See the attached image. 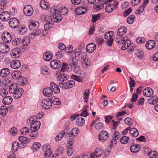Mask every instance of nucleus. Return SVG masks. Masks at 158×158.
<instances>
[{
  "mask_svg": "<svg viewBox=\"0 0 158 158\" xmlns=\"http://www.w3.org/2000/svg\"><path fill=\"white\" fill-rule=\"evenodd\" d=\"M86 12V9L85 8L81 6L77 7L75 11V14L78 15L85 14Z\"/></svg>",
  "mask_w": 158,
  "mask_h": 158,
  "instance_id": "21",
  "label": "nucleus"
},
{
  "mask_svg": "<svg viewBox=\"0 0 158 158\" xmlns=\"http://www.w3.org/2000/svg\"><path fill=\"white\" fill-rule=\"evenodd\" d=\"M51 67L53 69H58L60 67L61 63L59 60H54L50 62Z\"/></svg>",
  "mask_w": 158,
  "mask_h": 158,
  "instance_id": "14",
  "label": "nucleus"
},
{
  "mask_svg": "<svg viewBox=\"0 0 158 158\" xmlns=\"http://www.w3.org/2000/svg\"><path fill=\"white\" fill-rule=\"evenodd\" d=\"M130 134L133 136L136 137L138 136L139 133L136 128H132L130 130Z\"/></svg>",
  "mask_w": 158,
  "mask_h": 158,
  "instance_id": "46",
  "label": "nucleus"
},
{
  "mask_svg": "<svg viewBox=\"0 0 158 158\" xmlns=\"http://www.w3.org/2000/svg\"><path fill=\"white\" fill-rule=\"evenodd\" d=\"M19 140L20 143L21 147L22 148L26 147L27 144L31 142L30 139L24 136H20L19 138Z\"/></svg>",
  "mask_w": 158,
  "mask_h": 158,
  "instance_id": "10",
  "label": "nucleus"
},
{
  "mask_svg": "<svg viewBox=\"0 0 158 158\" xmlns=\"http://www.w3.org/2000/svg\"><path fill=\"white\" fill-rule=\"evenodd\" d=\"M140 148V145L138 144H135L130 147V150L132 152L135 153L139 151Z\"/></svg>",
  "mask_w": 158,
  "mask_h": 158,
  "instance_id": "30",
  "label": "nucleus"
},
{
  "mask_svg": "<svg viewBox=\"0 0 158 158\" xmlns=\"http://www.w3.org/2000/svg\"><path fill=\"white\" fill-rule=\"evenodd\" d=\"M51 101L47 100H44L42 101L41 106L43 108L48 110L50 108L51 106Z\"/></svg>",
  "mask_w": 158,
  "mask_h": 158,
  "instance_id": "19",
  "label": "nucleus"
},
{
  "mask_svg": "<svg viewBox=\"0 0 158 158\" xmlns=\"http://www.w3.org/2000/svg\"><path fill=\"white\" fill-rule=\"evenodd\" d=\"M66 147V151L67 155L69 156H71L73 155L74 151L73 147L72 146H69V145H67Z\"/></svg>",
  "mask_w": 158,
  "mask_h": 158,
  "instance_id": "49",
  "label": "nucleus"
},
{
  "mask_svg": "<svg viewBox=\"0 0 158 158\" xmlns=\"http://www.w3.org/2000/svg\"><path fill=\"white\" fill-rule=\"evenodd\" d=\"M74 85L75 82L74 81H68L65 82H62L59 84L60 87L65 89L72 88Z\"/></svg>",
  "mask_w": 158,
  "mask_h": 158,
  "instance_id": "9",
  "label": "nucleus"
},
{
  "mask_svg": "<svg viewBox=\"0 0 158 158\" xmlns=\"http://www.w3.org/2000/svg\"><path fill=\"white\" fill-rule=\"evenodd\" d=\"M109 137V134L106 131H103L100 132L99 135V141L102 143L106 141Z\"/></svg>",
  "mask_w": 158,
  "mask_h": 158,
  "instance_id": "6",
  "label": "nucleus"
},
{
  "mask_svg": "<svg viewBox=\"0 0 158 158\" xmlns=\"http://www.w3.org/2000/svg\"><path fill=\"white\" fill-rule=\"evenodd\" d=\"M70 66L71 68L78 65V61L75 58H72L70 59L69 62Z\"/></svg>",
  "mask_w": 158,
  "mask_h": 158,
  "instance_id": "44",
  "label": "nucleus"
},
{
  "mask_svg": "<svg viewBox=\"0 0 158 158\" xmlns=\"http://www.w3.org/2000/svg\"><path fill=\"white\" fill-rule=\"evenodd\" d=\"M79 133V130L76 128H73L71 131L70 133L66 134V135H68L69 137L73 136V137H76V134L78 135Z\"/></svg>",
  "mask_w": 158,
  "mask_h": 158,
  "instance_id": "29",
  "label": "nucleus"
},
{
  "mask_svg": "<svg viewBox=\"0 0 158 158\" xmlns=\"http://www.w3.org/2000/svg\"><path fill=\"white\" fill-rule=\"evenodd\" d=\"M43 94L46 97H50L53 94V93L50 87L45 88L43 91Z\"/></svg>",
  "mask_w": 158,
  "mask_h": 158,
  "instance_id": "31",
  "label": "nucleus"
},
{
  "mask_svg": "<svg viewBox=\"0 0 158 158\" xmlns=\"http://www.w3.org/2000/svg\"><path fill=\"white\" fill-rule=\"evenodd\" d=\"M89 92V89H86L84 92L83 98L84 99L85 102H88Z\"/></svg>",
  "mask_w": 158,
  "mask_h": 158,
  "instance_id": "50",
  "label": "nucleus"
},
{
  "mask_svg": "<svg viewBox=\"0 0 158 158\" xmlns=\"http://www.w3.org/2000/svg\"><path fill=\"white\" fill-rule=\"evenodd\" d=\"M23 12L26 16H31L33 13V9L32 7L29 5H26L23 8Z\"/></svg>",
  "mask_w": 158,
  "mask_h": 158,
  "instance_id": "13",
  "label": "nucleus"
},
{
  "mask_svg": "<svg viewBox=\"0 0 158 158\" xmlns=\"http://www.w3.org/2000/svg\"><path fill=\"white\" fill-rule=\"evenodd\" d=\"M64 148L63 146L59 147L57 149L56 154L58 155H60L64 152Z\"/></svg>",
  "mask_w": 158,
  "mask_h": 158,
  "instance_id": "59",
  "label": "nucleus"
},
{
  "mask_svg": "<svg viewBox=\"0 0 158 158\" xmlns=\"http://www.w3.org/2000/svg\"><path fill=\"white\" fill-rule=\"evenodd\" d=\"M123 43V44L121 47V49L123 50H124L127 49L130 45L131 42L130 40L127 39L125 40Z\"/></svg>",
  "mask_w": 158,
  "mask_h": 158,
  "instance_id": "39",
  "label": "nucleus"
},
{
  "mask_svg": "<svg viewBox=\"0 0 158 158\" xmlns=\"http://www.w3.org/2000/svg\"><path fill=\"white\" fill-rule=\"evenodd\" d=\"M148 156L150 158H157L158 153L156 151H151L148 153Z\"/></svg>",
  "mask_w": 158,
  "mask_h": 158,
  "instance_id": "56",
  "label": "nucleus"
},
{
  "mask_svg": "<svg viewBox=\"0 0 158 158\" xmlns=\"http://www.w3.org/2000/svg\"><path fill=\"white\" fill-rule=\"evenodd\" d=\"M73 53H74L75 57H80V56L81 59V55L83 53H81V50L79 49H78L75 50H74Z\"/></svg>",
  "mask_w": 158,
  "mask_h": 158,
  "instance_id": "62",
  "label": "nucleus"
},
{
  "mask_svg": "<svg viewBox=\"0 0 158 158\" xmlns=\"http://www.w3.org/2000/svg\"><path fill=\"white\" fill-rule=\"evenodd\" d=\"M135 54L136 56L140 59L142 58L143 56V52L141 50L138 49L135 50Z\"/></svg>",
  "mask_w": 158,
  "mask_h": 158,
  "instance_id": "58",
  "label": "nucleus"
},
{
  "mask_svg": "<svg viewBox=\"0 0 158 158\" xmlns=\"http://www.w3.org/2000/svg\"><path fill=\"white\" fill-rule=\"evenodd\" d=\"M21 146L18 141H14L12 145V149L15 152L17 151L19 148H22Z\"/></svg>",
  "mask_w": 158,
  "mask_h": 158,
  "instance_id": "32",
  "label": "nucleus"
},
{
  "mask_svg": "<svg viewBox=\"0 0 158 158\" xmlns=\"http://www.w3.org/2000/svg\"><path fill=\"white\" fill-rule=\"evenodd\" d=\"M2 39L5 43H9L12 40V36L8 32H5L2 35Z\"/></svg>",
  "mask_w": 158,
  "mask_h": 158,
  "instance_id": "11",
  "label": "nucleus"
},
{
  "mask_svg": "<svg viewBox=\"0 0 158 158\" xmlns=\"http://www.w3.org/2000/svg\"><path fill=\"white\" fill-rule=\"evenodd\" d=\"M21 39L20 38H16L14 39L12 43L15 46H19L21 44Z\"/></svg>",
  "mask_w": 158,
  "mask_h": 158,
  "instance_id": "51",
  "label": "nucleus"
},
{
  "mask_svg": "<svg viewBox=\"0 0 158 158\" xmlns=\"http://www.w3.org/2000/svg\"><path fill=\"white\" fill-rule=\"evenodd\" d=\"M76 125L78 126H83L85 123V120L83 117H80L76 119Z\"/></svg>",
  "mask_w": 158,
  "mask_h": 158,
  "instance_id": "36",
  "label": "nucleus"
},
{
  "mask_svg": "<svg viewBox=\"0 0 158 158\" xmlns=\"http://www.w3.org/2000/svg\"><path fill=\"white\" fill-rule=\"evenodd\" d=\"M129 137L126 136L122 137L120 139V142L122 144H125L128 143Z\"/></svg>",
  "mask_w": 158,
  "mask_h": 158,
  "instance_id": "57",
  "label": "nucleus"
},
{
  "mask_svg": "<svg viewBox=\"0 0 158 158\" xmlns=\"http://www.w3.org/2000/svg\"><path fill=\"white\" fill-rule=\"evenodd\" d=\"M110 151H106L103 153V152L101 148L99 147L97 148L94 154H91L89 156H84L83 158H97V157H99L103 155V158H107L106 156L109 154Z\"/></svg>",
  "mask_w": 158,
  "mask_h": 158,
  "instance_id": "4",
  "label": "nucleus"
},
{
  "mask_svg": "<svg viewBox=\"0 0 158 158\" xmlns=\"http://www.w3.org/2000/svg\"><path fill=\"white\" fill-rule=\"evenodd\" d=\"M58 8V11H57L58 13L61 15H65L68 12V9L65 7H59L58 6H57Z\"/></svg>",
  "mask_w": 158,
  "mask_h": 158,
  "instance_id": "35",
  "label": "nucleus"
},
{
  "mask_svg": "<svg viewBox=\"0 0 158 158\" xmlns=\"http://www.w3.org/2000/svg\"><path fill=\"white\" fill-rule=\"evenodd\" d=\"M10 50L9 46L6 43H0V52L2 53H7Z\"/></svg>",
  "mask_w": 158,
  "mask_h": 158,
  "instance_id": "16",
  "label": "nucleus"
},
{
  "mask_svg": "<svg viewBox=\"0 0 158 158\" xmlns=\"http://www.w3.org/2000/svg\"><path fill=\"white\" fill-rule=\"evenodd\" d=\"M56 79L57 81H64L67 79L68 76L65 72L62 71L57 73Z\"/></svg>",
  "mask_w": 158,
  "mask_h": 158,
  "instance_id": "7",
  "label": "nucleus"
},
{
  "mask_svg": "<svg viewBox=\"0 0 158 158\" xmlns=\"http://www.w3.org/2000/svg\"><path fill=\"white\" fill-rule=\"evenodd\" d=\"M41 147V144L38 142H35L33 144L32 147L33 151L38 150Z\"/></svg>",
  "mask_w": 158,
  "mask_h": 158,
  "instance_id": "52",
  "label": "nucleus"
},
{
  "mask_svg": "<svg viewBox=\"0 0 158 158\" xmlns=\"http://www.w3.org/2000/svg\"><path fill=\"white\" fill-rule=\"evenodd\" d=\"M9 91L10 94H12L15 99H18L21 97L23 93L22 88H19L16 84H11L10 86Z\"/></svg>",
  "mask_w": 158,
  "mask_h": 158,
  "instance_id": "1",
  "label": "nucleus"
},
{
  "mask_svg": "<svg viewBox=\"0 0 158 158\" xmlns=\"http://www.w3.org/2000/svg\"><path fill=\"white\" fill-rule=\"evenodd\" d=\"M30 42V38L28 37H25L21 40V44L24 48H26L29 45Z\"/></svg>",
  "mask_w": 158,
  "mask_h": 158,
  "instance_id": "25",
  "label": "nucleus"
},
{
  "mask_svg": "<svg viewBox=\"0 0 158 158\" xmlns=\"http://www.w3.org/2000/svg\"><path fill=\"white\" fill-rule=\"evenodd\" d=\"M18 31L19 34L21 35L24 34L27 31V28L24 26L18 28Z\"/></svg>",
  "mask_w": 158,
  "mask_h": 158,
  "instance_id": "55",
  "label": "nucleus"
},
{
  "mask_svg": "<svg viewBox=\"0 0 158 158\" xmlns=\"http://www.w3.org/2000/svg\"><path fill=\"white\" fill-rule=\"evenodd\" d=\"M96 48V45L94 43H90L88 44L86 46V51L89 53H91L95 50Z\"/></svg>",
  "mask_w": 158,
  "mask_h": 158,
  "instance_id": "20",
  "label": "nucleus"
},
{
  "mask_svg": "<svg viewBox=\"0 0 158 158\" xmlns=\"http://www.w3.org/2000/svg\"><path fill=\"white\" fill-rule=\"evenodd\" d=\"M145 46L148 50H151L155 46V42L153 40H149L146 44Z\"/></svg>",
  "mask_w": 158,
  "mask_h": 158,
  "instance_id": "27",
  "label": "nucleus"
},
{
  "mask_svg": "<svg viewBox=\"0 0 158 158\" xmlns=\"http://www.w3.org/2000/svg\"><path fill=\"white\" fill-rule=\"evenodd\" d=\"M13 100L12 98L10 96L5 97L2 99V102L5 105H8L10 104Z\"/></svg>",
  "mask_w": 158,
  "mask_h": 158,
  "instance_id": "34",
  "label": "nucleus"
},
{
  "mask_svg": "<svg viewBox=\"0 0 158 158\" xmlns=\"http://www.w3.org/2000/svg\"><path fill=\"white\" fill-rule=\"evenodd\" d=\"M41 73L44 75H48L50 73L49 69L46 66H43L41 68Z\"/></svg>",
  "mask_w": 158,
  "mask_h": 158,
  "instance_id": "37",
  "label": "nucleus"
},
{
  "mask_svg": "<svg viewBox=\"0 0 158 158\" xmlns=\"http://www.w3.org/2000/svg\"><path fill=\"white\" fill-rule=\"evenodd\" d=\"M69 69V66L68 64H66L63 63L60 71L64 72H65L68 71Z\"/></svg>",
  "mask_w": 158,
  "mask_h": 158,
  "instance_id": "64",
  "label": "nucleus"
},
{
  "mask_svg": "<svg viewBox=\"0 0 158 158\" xmlns=\"http://www.w3.org/2000/svg\"><path fill=\"white\" fill-rule=\"evenodd\" d=\"M39 135L38 132L37 131H31L29 134V136L31 139H36Z\"/></svg>",
  "mask_w": 158,
  "mask_h": 158,
  "instance_id": "53",
  "label": "nucleus"
},
{
  "mask_svg": "<svg viewBox=\"0 0 158 158\" xmlns=\"http://www.w3.org/2000/svg\"><path fill=\"white\" fill-rule=\"evenodd\" d=\"M20 66V62L18 60H13L10 63V66L13 69H18Z\"/></svg>",
  "mask_w": 158,
  "mask_h": 158,
  "instance_id": "26",
  "label": "nucleus"
},
{
  "mask_svg": "<svg viewBox=\"0 0 158 158\" xmlns=\"http://www.w3.org/2000/svg\"><path fill=\"white\" fill-rule=\"evenodd\" d=\"M127 39L126 37H124L122 35H117L116 36L115 41L118 44H122L124 42L125 40Z\"/></svg>",
  "mask_w": 158,
  "mask_h": 158,
  "instance_id": "28",
  "label": "nucleus"
},
{
  "mask_svg": "<svg viewBox=\"0 0 158 158\" xmlns=\"http://www.w3.org/2000/svg\"><path fill=\"white\" fill-rule=\"evenodd\" d=\"M114 8V4H109L107 5L105 7V10L106 12L110 13L112 12Z\"/></svg>",
  "mask_w": 158,
  "mask_h": 158,
  "instance_id": "45",
  "label": "nucleus"
},
{
  "mask_svg": "<svg viewBox=\"0 0 158 158\" xmlns=\"http://www.w3.org/2000/svg\"><path fill=\"white\" fill-rule=\"evenodd\" d=\"M10 26L12 28H16L19 25V22L18 19L16 18H13L10 19L9 21Z\"/></svg>",
  "mask_w": 158,
  "mask_h": 158,
  "instance_id": "8",
  "label": "nucleus"
},
{
  "mask_svg": "<svg viewBox=\"0 0 158 158\" xmlns=\"http://www.w3.org/2000/svg\"><path fill=\"white\" fill-rule=\"evenodd\" d=\"M87 108H88V106H84L82 112L80 115L81 116L85 117L89 115L86 109Z\"/></svg>",
  "mask_w": 158,
  "mask_h": 158,
  "instance_id": "63",
  "label": "nucleus"
},
{
  "mask_svg": "<svg viewBox=\"0 0 158 158\" xmlns=\"http://www.w3.org/2000/svg\"><path fill=\"white\" fill-rule=\"evenodd\" d=\"M44 59L46 61L50 60L53 57L52 53L50 51L45 52L43 56Z\"/></svg>",
  "mask_w": 158,
  "mask_h": 158,
  "instance_id": "24",
  "label": "nucleus"
},
{
  "mask_svg": "<svg viewBox=\"0 0 158 158\" xmlns=\"http://www.w3.org/2000/svg\"><path fill=\"white\" fill-rule=\"evenodd\" d=\"M10 55L14 58H17L21 55V51L18 48L13 49L10 52Z\"/></svg>",
  "mask_w": 158,
  "mask_h": 158,
  "instance_id": "15",
  "label": "nucleus"
},
{
  "mask_svg": "<svg viewBox=\"0 0 158 158\" xmlns=\"http://www.w3.org/2000/svg\"><path fill=\"white\" fill-rule=\"evenodd\" d=\"M39 26V23L37 21H34L29 22V28L30 30L33 31L31 33V35L37 36L40 33L41 31L38 28Z\"/></svg>",
  "mask_w": 158,
  "mask_h": 158,
  "instance_id": "3",
  "label": "nucleus"
},
{
  "mask_svg": "<svg viewBox=\"0 0 158 158\" xmlns=\"http://www.w3.org/2000/svg\"><path fill=\"white\" fill-rule=\"evenodd\" d=\"M37 126H34L33 125H30V129L31 131H37L40 128L41 123H37Z\"/></svg>",
  "mask_w": 158,
  "mask_h": 158,
  "instance_id": "60",
  "label": "nucleus"
},
{
  "mask_svg": "<svg viewBox=\"0 0 158 158\" xmlns=\"http://www.w3.org/2000/svg\"><path fill=\"white\" fill-rule=\"evenodd\" d=\"M50 87L53 93L58 94L60 91V89L58 85L54 82H51L50 83Z\"/></svg>",
  "mask_w": 158,
  "mask_h": 158,
  "instance_id": "17",
  "label": "nucleus"
},
{
  "mask_svg": "<svg viewBox=\"0 0 158 158\" xmlns=\"http://www.w3.org/2000/svg\"><path fill=\"white\" fill-rule=\"evenodd\" d=\"M58 10L57 6H53L51 8L50 12L52 15L49 17V19L56 23H59L62 20V17L60 13H57Z\"/></svg>",
  "mask_w": 158,
  "mask_h": 158,
  "instance_id": "2",
  "label": "nucleus"
},
{
  "mask_svg": "<svg viewBox=\"0 0 158 158\" xmlns=\"http://www.w3.org/2000/svg\"><path fill=\"white\" fill-rule=\"evenodd\" d=\"M40 6L43 9H47L49 8V3L44 0L41 1L40 3Z\"/></svg>",
  "mask_w": 158,
  "mask_h": 158,
  "instance_id": "43",
  "label": "nucleus"
},
{
  "mask_svg": "<svg viewBox=\"0 0 158 158\" xmlns=\"http://www.w3.org/2000/svg\"><path fill=\"white\" fill-rule=\"evenodd\" d=\"M127 31L126 28L124 26H122L118 29L117 32V35L122 36L126 33Z\"/></svg>",
  "mask_w": 158,
  "mask_h": 158,
  "instance_id": "38",
  "label": "nucleus"
},
{
  "mask_svg": "<svg viewBox=\"0 0 158 158\" xmlns=\"http://www.w3.org/2000/svg\"><path fill=\"white\" fill-rule=\"evenodd\" d=\"M153 94V92L152 89L149 87L145 89L143 92V95L146 97H151Z\"/></svg>",
  "mask_w": 158,
  "mask_h": 158,
  "instance_id": "23",
  "label": "nucleus"
},
{
  "mask_svg": "<svg viewBox=\"0 0 158 158\" xmlns=\"http://www.w3.org/2000/svg\"><path fill=\"white\" fill-rule=\"evenodd\" d=\"M65 134V132L64 131L60 132L56 135L55 138L56 141H58L60 140L63 137V136Z\"/></svg>",
  "mask_w": 158,
  "mask_h": 158,
  "instance_id": "48",
  "label": "nucleus"
},
{
  "mask_svg": "<svg viewBox=\"0 0 158 158\" xmlns=\"http://www.w3.org/2000/svg\"><path fill=\"white\" fill-rule=\"evenodd\" d=\"M135 18L134 15H131L127 19V23L130 24H132L135 21Z\"/></svg>",
  "mask_w": 158,
  "mask_h": 158,
  "instance_id": "54",
  "label": "nucleus"
},
{
  "mask_svg": "<svg viewBox=\"0 0 158 158\" xmlns=\"http://www.w3.org/2000/svg\"><path fill=\"white\" fill-rule=\"evenodd\" d=\"M10 73L9 69L7 68L2 69L0 72V76L3 77L8 75Z\"/></svg>",
  "mask_w": 158,
  "mask_h": 158,
  "instance_id": "33",
  "label": "nucleus"
},
{
  "mask_svg": "<svg viewBox=\"0 0 158 158\" xmlns=\"http://www.w3.org/2000/svg\"><path fill=\"white\" fill-rule=\"evenodd\" d=\"M82 65L83 67L86 69L89 67L90 65L89 61L86 58V53H83L81 55V59Z\"/></svg>",
  "mask_w": 158,
  "mask_h": 158,
  "instance_id": "5",
  "label": "nucleus"
},
{
  "mask_svg": "<svg viewBox=\"0 0 158 158\" xmlns=\"http://www.w3.org/2000/svg\"><path fill=\"white\" fill-rule=\"evenodd\" d=\"M158 101V99L156 96H154L151 97L148 100V103L151 105H154L156 104Z\"/></svg>",
  "mask_w": 158,
  "mask_h": 158,
  "instance_id": "41",
  "label": "nucleus"
},
{
  "mask_svg": "<svg viewBox=\"0 0 158 158\" xmlns=\"http://www.w3.org/2000/svg\"><path fill=\"white\" fill-rule=\"evenodd\" d=\"M43 150L44 151V155L45 157H49L52 153V151L50 149V145L45 144L42 147Z\"/></svg>",
  "mask_w": 158,
  "mask_h": 158,
  "instance_id": "12",
  "label": "nucleus"
},
{
  "mask_svg": "<svg viewBox=\"0 0 158 158\" xmlns=\"http://www.w3.org/2000/svg\"><path fill=\"white\" fill-rule=\"evenodd\" d=\"M120 134L118 131H115L113 135V139L110 141V143L113 144H116V140L120 137Z\"/></svg>",
  "mask_w": 158,
  "mask_h": 158,
  "instance_id": "22",
  "label": "nucleus"
},
{
  "mask_svg": "<svg viewBox=\"0 0 158 158\" xmlns=\"http://www.w3.org/2000/svg\"><path fill=\"white\" fill-rule=\"evenodd\" d=\"M21 72L20 71H15L11 74L12 77L14 79L19 80L21 77Z\"/></svg>",
  "mask_w": 158,
  "mask_h": 158,
  "instance_id": "40",
  "label": "nucleus"
},
{
  "mask_svg": "<svg viewBox=\"0 0 158 158\" xmlns=\"http://www.w3.org/2000/svg\"><path fill=\"white\" fill-rule=\"evenodd\" d=\"M27 123H29L31 124L30 125H33L34 126H37V123H40L39 121L35 120L32 117L30 118L27 120Z\"/></svg>",
  "mask_w": 158,
  "mask_h": 158,
  "instance_id": "47",
  "label": "nucleus"
},
{
  "mask_svg": "<svg viewBox=\"0 0 158 158\" xmlns=\"http://www.w3.org/2000/svg\"><path fill=\"white\" fill-rule=\"evenodd\" d=\"M20 131L21 135H26L29 133V130L28 128L27 127H24L20 130Z\"/></svg>",
  "mask_w": 158,
  "mask_h": 158,
  "instance_id": "61",
  "label": "nucleus"
},
{
  "mask_svg": "<svg viewBox=\"0 0 158 158\" xmlns=\"http://www.w3.org/2000/svg\"><path fill=\"white\" fill-rule=\"evenodd\" d=\"M9 12L5 11L2 12L0 15V19L2 21H6L9 19L10 17Z\"/></svg>",
  "mask_w": 158,
  "mask_h": 158,
  "instance_id": "18",
  "label": "nucleus"
},
{
  "mask_svg": "<svg viewBox=\"0 0 158 158\" xmlns=\"http://www.w3.org/2000/svg\"><path fill=\"white\" fill-rule=\"evenodd\" d=\"M8 112V108L6 106L2 105L0 108V114L2 116H5Z\"/></svg>",
  "mask_w": 158,
  "mask_h": 158,
  "instance_id": "42",
  "label": "nucleus"
}]
</instances>
